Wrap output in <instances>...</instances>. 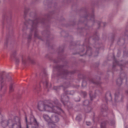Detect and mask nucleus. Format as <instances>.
<instances>
[{"label":"nucleus","mask_w":128,"mask_h":128,"mask_svg":"<svg viewBox=\"0 0 128 128\" xmlns=\"http://www.w3.org/2000/svg\"><path fill=\"white\" fill-rule=\"evenodd\" d=\"M51 104H45L42 102H39L38 105V109L40 111H47L50 112H54L58 114H60V112H62V110L59 108L56 107H53Z\"/></svg>","instance_id":"nucleus-1"},{"label":"nucleus","mask_w":128,"mask_h":128,"mask_svg":"<svg viewBox=\"0 0 128 128\" xmlns=\"http://www.w3.org/2000/svg\"><path fill=\"white\" fill-rule=\"evenodd\" d=\"M43 117L45 120L48 122V125L50 128H54V123L57 122L59 118L57 116H52L51 118L47 114H44Z\"/></svg>","instance_id":"nucleus-2"},{"label":"nucleus","mask_w":128,"mask_h":128,"mask_svg":"<svg viewBox=\"0 0 128 128\" xmlns=\"http://www.w3.org/2000/svg\"><path fill=\"white\" fill-rule=\"evenodd\" d=\"M30 122H28L27 118L25 116V121L26 124V128H29V125H31L32 128H37L38 127V124L36 120L34 118H32L30 119Z\"/></svg>","instance_id":"nucleus-3"},{"label":"nucleus","mask_w":128,"mask_h":128,"mask_svg":"<svg viewBox=\"0 0 128 128\" xmlns=\"http://www.w3.org/2000/svg\"><path fill=\"white\" fill-rule=\"evenodd\" d=\"M10 92H12L14 90L13 86L12 84H11L10 86Z\"/></svg>","instance_id":"nucleus-4"},{"label":"nucleus","mask_w":128,"mask_h":128,"mask_svg":"<svg viewBox=\"0 0 128 128\" xmlns=\"http://www.w3.org/2000/svg\"><path fill=\"white\" fill-rule=\"evenodd\" d=\"M104 124L103 123H101V128H104Z\"/></svg>","instance_id":"nucleus-5"},{"label":"nucleus","mask_w":128,"mask_h":128,"mask_svg":"<svg viewBox=\"0 0 128 128\" xmlns=\"http://www.w3.org/2000/svg\"><path fill=\"white\" fill-rule=\"evenodd\" d=\"M80 118V116H77L76 118V120L78 121H80V120L79 119Z\"/></svg>","instance_id":"nucleus-6"},{"label":"nucleus","mask_w":128,"mask_h":128,"mask_svg":"<svg viewBox=\"0 0 128 128\" xmlns=\"http://www.w3.org/2000/svg\"><path fill=\"white\" fill-rule=\"evenodd\" d=\"M86 125L88 126H89L91 124L90 122H86Z\"/></svg>","instance_id":"nucleus-7"},{"label":"nucleus","mask_w":128,"mask_h":128,"mask_svg":"<svg viewBox=\"0 0 128 128\" xmlns=\"http://www.w3.org/2000/svg\"><path fill=\"white\" fill-rule=\"evenodd\" d=\"M90 99L91 100H92L91 96V95L90 94Z\"/></svg>","instance_id":"nucleus-8"},{"label":"nucleus","mask_w":128,"mask_h":128,"mask_svg":"<svg viewBox=\"0 0 128 128\" xmlns=\"http://www.w3.org/2000/svg\"><path fill=\"white\" fill-rule=\"evenodd\" d=\"M124 128H128V126Z\"/></svg>","instance_id":"nucleus-9"},{"label":"nucleus","mask_w":128,"mask_h":128,"mask_svg":"<svg viewBox=\"0 0 128 128\" xmlns=\"http://www.w3.org/2000/svg\"><path fill=\"white\" fill-rule=\"evenodd\" d=\"M114 122H113V124H114Z\"/></svg>","instance_id":"nucleus-10"},{"label":"nucleus","mask_w":128,"mask_h":128,"mask_svg":"<svg viewBox=\"0 0 128 128\" xmlns=\"http://www.w3.org/2000/svg\"><path fill=\"white\" fill-rule=\"evenodd\" d=\"M46 85H47V83H46Z\"/></svg>","instance_id":"nucleus-11"},{"label":"nucleus","mask_w":128,"mask_h":128,"mask_svg":"<svg viewBox=\"0 0 128 128\" xmlns=\"http://www.w3.org/2000/svg\"><path fill=\"white\" fill-rule=\"evenodd\" d=\"M1 115L0 114V116Z\"/></svg>","instance_id":"nucleus-12"}]
</instances>
